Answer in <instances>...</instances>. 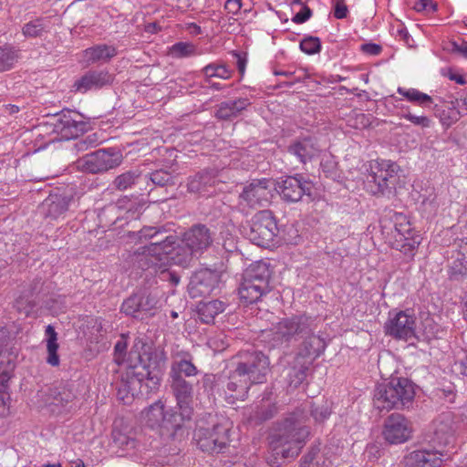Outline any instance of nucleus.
<instances>
[{
	"label": "nucleus",
	"instance_id": "obj_1",
	"mask_svg": "<svg viewBox=\"0 0 467 467\" xmlns=\"http://www.w3.org/2000/svg\"><path fill=\"white\" fill-rule=\"evenodd\" d=\"M316 319L306 315L282 318L268 333L273 347L290 349L298 345L300 357L318 358L326 349L325 340L316 334Z\"/></svg>",
	"mask_w": 467,
	"mask_h": 467
},
{
	"label": "nucleus",
	"instance_id": "obj_2",
	"mask_svg": "<svg viewBox=\"0 0 467 467\" xmlns=\"http://www.w3.org/2000/svg\"><path fill=\"white\" fill-rule=\"evenodd\" d=\"M329 415V410L293 411L272 435L275 454L285 459L296 457L310 437L311 426L325 421Z\"/></svg>",
	"mask_w": 467,
	"mask_h": 467
},
{
	"label": "nucleus",
	"instance_id": "obj_3",
	"mask_svg": "<svg viewBox=\"0 0 467 467\" xmlns=\"http://www.w3.org/2000/svg\"><path fill=\"white\" fill-rule=\"evenodd\" d=\"M269 372V358L262 351L255 350L244 354L243 360L230 373L227 389L233 393L226 397L228 402L232 404L235 400L244 399L251 385L266 381Z\"/></svg>",
	"mask_w": 467,
	"mask_h": 467
},
{
	"label": "nucleus",
	"instance_id": "obj_4",
	"mask_svg": "<svg viewBox=\"0 0 467 467\" xmlns=\"http://www.w3.org/2000/svg\"><path fill=\"white\" fill-rule=\"evenodd\" d=\"M130 360L127 375L138 382L148 381L150 388L157 387L164 375L167 357L163 349L154 348L140 339L129 353Z\"/></svg>",
	"mask_w": 467,
	"mask_h": 467
},
{
	"label": "nucleus",
	"instance_id": "obj_5",
	"mask_svg": "<svg viewBox=\"0 0 467 467\" xmlns=\"http://www.w3.org/2000/svg\"><path fill=\"white\" fill-rule=\"evenodd\" d=\"M130 236H136L140 243L149 242L134 253V261L142 270L164 266L167 251L177 240V236L168 234L163 226H145L138 232L130 233Z\"/></svg>",
	"mask_w": 467,
	"mask_h": 467
},
{
	"label": "nucleus",
	"instance_id": "obj_6",
	"mask_svg": "<svg viewBox=\"0 0 467 467\" xmlns=\"http://www.w3.org/2000/svg\"><path fill=\"white\" fill-rule=\"evenodd\" d=\"M415 385L407 378H391L377 385L374 392L376 409H400L412 404Z\"/></svg>",
	"mask_w": 467,
	"mask_h": 467
},
{
	"label": "nucleus",
	"instance_id": "obj_7",
	"mask_svg": "<svg viewBox=\"0 0 467 467\" xmlns=\"http://www.w3.org/2000/svg\"><path fill=\"white\" fill-rule=\"evenodd\" d=\"M272 271L269 265L259 261L250 265L244 275L238 288L240 301L245 305L257 303L264 296L271 292L270 278Z\"/></svg>",
	"mask_w": 467,
	"mask_h": 467
},
{
	"label": "nucleus",
	"instance_id": "obj_8",
	"mask_svg": "<svg viewBox=\"0 0 467 467\" xmlns=\"http://www.w3.org/2000/svg\"><path fill=\"white\" fill-rule=\"evenodd\" d=\"M371 171L367 176L366 187L373 195H382L388 198L397 193L400 185V167L391 161L381 160L370 166Z\"/></svg>",
	"mask_w": 467,
	"mask_h": 467
},
{
	"label": "nucleus",
	"instance_id": "obj_9",
	"mask_svg": "<svg viewBox=\"0 0 467 467\" xmlns=\"http://www.w3.org/2000/svg\"><path fill=\"white\" fill-rule=\"evenodd\" d=\"M457 429L452 413L443 412L422 431L419 443L441 451L454 442Z\"/></svg>",
	"mask_w": 467,
	"mask_h": 467
},
{
	"label": "nucleus",
	"instance_id": "obj_10",
	"mask_svg": "<svg viewBox=\"0 0 467 467\" xmlns=\"http://www.w3.org/2000/svg\"><path fill=\"white\" fill-rule=\"evenodd\" d=\"M231 425V422L224 420L223 422L213 425L211 430L209 427H206L202 419L199 420L194 432V439L198 447L202 451L209 453L222 452L229 443Z\"/></svg>",
	"mask_w": 467,
	"mask_h": 467
},
{
	"label": "nucleus",
	"instance_id": "obj_11",
	"mask_svg": "<svg viewBox=\"0 0 467 467\" xmlns=\"http://www.w3.org/2000/svg\"><path fill=\"white\" fill-rule=\"evenodd\" d=\"M279 229L273 213L263 210L252 218L246 235L253 244L261 247H270L275 245Z\"/></svg>",
	"mask_w": 467,
	"mask_h": 467
},
{
	"label": "nucleus",
	"instance_id": "obj_12",
	"mask_svg": "<svg viewBox=\"0 0 467 467\" xmlns=\"http://www.w3.org/2000/svg\"><path fill=\"white\" fill-rule=\"evenodd\" d=\"M122 162L121 152L115 148L100 149L88 153L77 161L78 170L92 174L114 169Z\"/></svg>",
	"mask_w": 467,
	"mask_h": 467
},
{
	"label": "nucleus",
	"instance_id": "obj_13",
	"mask_svg": "<svg viewBox=\"0 0 467 467\" xmlns=\"http://www.w3.org/2000/svg\"><path fill=\"white\" fill-rule=\"evenodd\" d=\"M54 131L64 140L78 137L88 130V122L77 111L63 109L54 117Z\"/></svg>",
	"mask_w": 467,
	"mask_h": 467
},
{
	"label": "nucleus",
	"instance_id": "obj_14",
	"mask_svg": "<svg viewBox=\"0 0 467 467\" xmlns=\"http://www.w3.org/2000/svg\"><path fill=\"white\" fill-rule=\"evenodd\" d=\"M395 242L393 248L400 251L410 259L413 258L420 244L421 237L413 232L410 222L402 213H395Z\"/></svg>",
	"mask_w": 467,
	"mask_h": 467
},
{
	"label": "nucleus",
	"instance_id": "obj_15",
	"mask_svg": "<svg viewBox=\"0 0 467 467\" xmlns=\"http://www.w3.org/2000/svg\"><path fill=\"white\" fill-rule=\"evenodd\" d=\"M270 184L266 178L251 180L239 194V204L253 209L265 207L271 198Z\"/></svg>",
	"mask_w": 467,
	"mask_h": 467
},
{
	"label": "nucleus",
	"instance_id": "obj_16",
	"mask_svg": "<svg viewBox=\"0 0 467 467\" xmlns=\"http://www.w3.org/2000/svg\"><path fill=\"white\" fill-rule=\"evenodd\" d=\"M275 190L285 202H296L304 195H312L313 183L306 180L303 175L296 174L294 176H286L285 179L277 182Z\"/></svg>",
	"mask_w": 467,
	"mask_h": 467
},
{
	"label": "nucleus",
	"instance_id": "obj_17",
	"mask_svg": "<svg viewBox=\"0 0 467 467\" xmlns=\"http://www.w3.org/2000/svg\"><path fill=\"white\" fill-rule=\"evenodd\" d=\"M412 423L400 413H392L384 422L382 435L389 444H401L412 437Z\"/></svg>",
	"mask_w": 467,
	"mask_h": 467
},
{
	"label": "nucleus",
	"instance_id": "obj_18",
	"mask_svg": "<svg viewBox=\"0 0 467 467\" xmlns=\"http://www.w3.org/2000/svg\"><path fill=\"white\" fill-rule=\"evenodd\" d=\"M386 335L408 341L416 337V317L409 310L400 311L384 326Z\"/></svg>",
	"mask_w": 467,
	"mask_h": 467
},
{
	"label": "nucleus",
	"instance_id": "obj_19",
	"mask_svg": "<svg viewBox=\"0 0 467 467\" xmlns=\"http://www.w3.org/2000/svg\"><path fill=\"white\" fill-rule=\"evenodd\" d=\"M221 282V274L208 268L200 269L192 274L188 285L190 296L194 297L211 295Z\"/></svg>",
	"mask_w": 467,
	"mask_h": 467
},
{
	"label": "nucleus",
	"instance_id": "obj_20",
	"mask_svg": "<svg viewBox=\"0 0 467 467\" xmlns=\"http://www.w3.org/2000/svg\"><path fill=\"white\" fill-rule=\"evenodd\" d=\"M182 242L188 245L199 257L212 246L213 233L206 224L195 223L182 234Z\"/></svg>",
	"mask_w": 467,
	"mask_h": 467
},
{
	"label": "nucleus",
	"instance_id": "obj_21",
	"mask_svg": "<svg viewBox=\"0 0 467 467\" xmlns=\"http://www.w3.org/2000/svg\"><path fill=\"white\" fill-rule=\"evenodd\" d=\"M316 358L300 357L299 354H296L293 362L284 368L281 373V377L289 389H295L303 383L306 377V371Z\"/></svg>",
	"mask_w": 467,
	"mask_h": 467
},
{
	"label": "nucleus",
	"instance_id": "obj_22",
	"mask_svg": "<svg viewBox=\"0 0 467 467\" xmlns=\"http://www.w3.org/2000/svg\"><path fill=\"white\" fill-rule=\"evenodd\" d=\"M320 151L317 139L313 136L299 137L287 146V152L295 156L302 164H306L317 158Z\"/></svg>",
	"mask_w": 467,
	"mask_h": 467
},
{
	"label": "nucleus",
	"instance_id": "obj_23",
	"mask_svg": "<svg viewBox=\"0 0 467 467\" xmlns=\"http://www.w3.org/2000/svg\"><path fill=\"white\" fill-rule=\"evenodd\" d=\"M113 80V75L108 70H88L74 83L73 88L75 91L84 94L88 90L111 85Z\"/></svg>",
	"mask_w": 467,
	"mask_h": 467
},
{
	"label": "nucleus",
	"instance_id": "obj_24",
	"mask_svg": "<svg viewBox=\"0 0 467 467\" xmlns=\"http://www.w3.org/2000/svg\"><path fill=\"white\" fill-rule=\"evenodd\" d=\"M442 451L430 448H422L411 451L406 457L407 465L415 467H440L442 463Z\"/></svg>",
	"mask_w": 467,
	"mask_h": 467
},
{
	"label": "nucleus",
	"instance_id": "obj_25",
	"mask_svg": "<svg viewBox=\"0 0 467 467\" xmlns=\"http://www.w3.org/2000/svg\"><path fill=\"white\" fill-rule=\"evenodd\" d=\"M455 254L451 256L449 265V275L452 280L467 277V238L460 239L457 243Z\"/></svg>",
	"mask_w": 467,
	"mask_h": 467
},
{
	"label": "nucleus",
	"instance_id": "obj_26",
	"mask_svg": "<svg viewBox=\"0 0 467 467\" xmlns=\"http://www.w3.org/2000/svg\"><path fill=\"white\" fill-rule=\"evenodd\" d=\"M157 411L161 416L160 426L167 430H178L186 420H190L192 410H146L147 418L155 415Z\"/></svg>",
	"mask_w": 467,
	"mask_h": 467
},
{
	"label": "nucleus",
	"instance_id": "obj_27",
	"mask_svg": "<svg viewBox=\"0 0 467 467\" xmlns=\"http://www.w3.org/2000/svg\"><path fill=\"white\" fill-rule=\"evenodd\" d=\"M171 246V250L167 251L165 265L171 263L185 268L192 264L194 258H198L197 254L182 241L180 243L176 241V244Z\"/></svg>",
	"mask_w": 467,
	"mask_h": 467
},
{
	"label": "nucleus",
	"instance_id": "obj_28",
	"mask_svg": "<svg viewBox=\"0 0 467 467\" xmlns=\"http://www.w3.org/2000/svg\"><path fill=\"white\" fill-rule=\"evenodd\" d=\"M199 373L198 368L189 359L182 358L172 361L169 373L170 380L192 381L195 382V377ZM196 382H198L196 380Z\"/></svg>",
	"mask_w": 467,
	"mask_h": 467
},
{
	"label": "nucleus",
	"instance_id": "obj_29",
	"mask_svg": "<svg viewBox=\"0 0 467 467\" xmlns=\"http://www.w3.org/2000/svg\"><path fill=\"white\" fill-rule=\"evenodd\" d=\"M192 381L170 380V386L179 409H191L193 402Z\"/></svg>",
	"mask_w": 467,
	"mask_h": 467
},
{
	"label": "nucleus",
	"instance_id": "obj_30",
	"mask_svg": "<svg viewBox=\"0 0 467 467\" xmlns=\"http://www.w3.org/2000/svg\"><path fill=\"white\" fill-rule=\"evenodd\" d=\"M70 199L58 194H50L41 205V210L47 218L57 219L64 214L67 209Z\"/></svg>",
	"mask_w": 467,
	"mask_h": 467
},
{
	"label": "nucleus",
	"instance_id": "obj_31",
	"mask_svg": "<svg viewBox=\"0 0 467 467\" xmlns=\"http://www.w3.org/2000/svg\"><path fill=\"white\" fill-rule=\"evenodd\" d=\"M250 104L251 102L246 98L223 101L218 105L215 117L221 120H231L237 118Z\"/></svg>",
	"mask_w": 467,
	"mask_h": 467
},
{
	"label": "nucleus",
	"instance_id": "obj_32",
	"mask_svg": "<svg viewBox=\"0 0 467 467\" xmlns=\"http://www.w3.org/2000/svg\"><path fill=\"white\" fill-rule=\"evenodd\" d=\"M215 183V174L213 171H202L188 178L187 188L190 192L198 194L210 193V189Z\"/></svg>",
	"mask_w": 467,
	"mask_h": 467
},
{
	"label": "nucleus",
	"instance_id": "obj_33",
	"mask_svg": "<svg viewBox=\"0 0 467 467\" xmlns=\"http://www.w3.org/2000/svg\"><path fill=\"white\" fill-rule=\"evenodd\" d=\"M227 304L222 300L201 302L198 305V314L202 323L211 324L216 316L225 311Z\"/></svg>",
	"mask_w": 467,
	"mask_h": 467
},
{
	"label": "nucleus",
	"instance_id": "obj_34",
	"mask_svg": "<svg viewBox=\"0 0 467 467\" xmlns=\"http://www.w3.org/2000/svg\"><path fill=\"white\" fill-rule=\"evenodd\" d=\"M117 55L113 46L97 45L85 50V57L88 63L108 62Z\"/></svg>",
	"mask_w": 467,
	"mask_h": 467
},
{
	"label": "nucleus",
	"instance_id": "obj_35",
	"mask_svg": "<svg viewBox=\"0 0 467 467\" xmlns=\"http://www.w3.org/2000/svg\"><path fill=\"white\" fill-rule=\"evenodd\" d=\"M458 99L451 101L449 105L443 109L439 108L437 105L434 107L435 115L439 117L442 126L449 128L453 123L457 122L461 118V113L457 109Z\"/></svg>",
	"mask_w": 467,
	"mask_h": 467
},
{
	"label": "nucleus",
	"instance_id": "obj_36",
	"mask_svg": "<svg viewBox=\"0 0 467 467\" xmlns=\"http://www.w3.org/2000/svg\"><path fill=\"white\" fill-rule=\"evenodd\" d=\"M206 83H211L213 78L228 79L231 78V70L223 63H211L202 69Z\"/></svg>",
	"mask_w": 467,
	"mask_h": 467
},
{
	"label": "nucleus",
	"instance_id": "obj_37",
	"mask_svg": "<svg viewBox=\"0 0 467 467\" xmlns=\"http://www.w3.org/2000/svg\"><path fill=\"white\" fill-rule=\"evenodd\" d=\"M175 177L166 170L160 169L153 171L144 176V180H149L155 186L167 187L175 185Z\"/></svg>",
	"mask_w": 467,
	"mask_h": 467
},
{
	"label": "nucleus",
	"instance_id": "obj_38",
	"mask_svg": "<svg viewBox=\"0 0 467 467\" xmlns=\"http://www.w3.org/2000/svg\"><path fill=\"white\" fill-rule=\"evenodd\" d=\"M398 93L406 98L409 101L418 104L419 106L427 107L432 103V98L426 93L420 92L416 88L406 89L399 88Z\"/></svg>",
	"mask_w": 467,
	"mask_h": 467
},
{
	"label": "nucleus",
	"instance_id": "obj_39",
	"mask_svg": "<svg viewBox=\"0 0 467 467\" xmlns=\"http://www.w3.org/2000/svg\"><path fill=\"white\" fill-rule=\"evenodd\" d=\"M140 177L141 173L138 170L128 171L117 176L112 185L118 191H126L135 184Z\"/></svg>",
	"mask_w": 467,
	"mask_h": 467
},
{
	"label": "nucleus",
	"instance_id": "obj_40",
	"mask_svg": "<svg viewBox=\"0 0 467 467\" xmlns=\"http://www.w3.org/2000/svg\"><path fill=\"white\" fill-rule=\"evenodd\" d=\"M121 312L135 318H144L140 314L139 294L130 296L122 303Z\"/></svg>",
	"mask_w": 467,
	"mask_h": 467
},
{
	"label": "nucleus",
	"instance_id": "obj_41",
	"mask_svg": "<svg viewBox=\"0 0 467 467\" xmlns=\"http://www.w3.org/2000/svg\"><path fill=\"white\" fill-rule=\"evenodd\" d=\"M16 51L12 47H0V72L7 71L17 61Z\"/></svg>",
	"mask_w": 467,
	"mask_h": 467
},
{
	"label": "nucleus",
	"instance_id": "obj_42",
	"mask_svg": "<svg viewBox=\"0 0 467 467\" xmlns=\"http://www.w3.org/2000/svg\"><path fill=\"white\" fill-rule=\"evenodd\" d=\"M140 308L141 316H150L151 311L156 308L158 299L152 294H139Z\"/></svg>",
	"mask_w": 467,
	"mask_h": 467
},
{
	"label": "nucleus",
	"instance_id": "obj_43",
	"mask_svg": "<svg viewBox=\"0 0 467 467\" xmlns=\"http://www.w3.org/2000/svg\"><path fill=\"white\" fill-rule=\"evenodd\" d=\"M300 49L307 55H315L321 50V41L317 36H308L300 41Z\"/></svg>",
	"mask_w": 467,
	"mask_h": 467
},
{
	"label": "nucleus",
	"instance_id": "obj_44",
	"mask_svg": "<svg viewBox=\"0 0 467 467\" xmlns=\"http://www.w3.org/2000/svg\"><path fill=\"white\" fill-rule=\"evenodd\" d=\"M11 379L10 374L7 371H3L0 374V407H5L10 405V394L8 382Z\"/></svg>",
	"mask_w": 467,
	"mask_h": 467
},
{
	"label": "nucleus",
	"instance_id": "obj_45",
	"mask_svg": "<svg viewBox=\"0 0 467 467\" xmlns=\"http://www.w3.org/2000/svg\"><path fill=\"white\" fill-rule=\"evenodd\" d=\"M171 54L177 58L190 57L195 54V47L191 43L179 42L171 47Z\"/></svg>",
	"mask_w": 467,
	"mask_h": 467
},
{
	"label": "nucleus",
	"instance_id": "obj_46",
	"mask_svg": "<svg viewBox=\"0 0 467 467\" xmlns=\"http://www.w3.org/2000/svg\"><path fill=\"white\" fill-rule=\"evenodd\" d=\"M45 30V25L43 19H36L26 23L23 26V34L26 37H36L41 36Z\"/></svg>",
	"mask_w": 467,
	"mask_h": 467
},
{
	"label": "nucleus",
	"instance_id": "obj_47",
	"mask_svg": "<svg viewBox=\"0 0 467 467\" xmlns=\"http://www.w3.org/2000/svg\"><path fill=\"white\" fill-rule=\"evenodd\" d=\"M321 457L319 456V448L312 447L300 462L299 467H319Z\"/></svg>",
	"mask_w": 467,
	"mask_h": 467
},
{
	"label": "nucleus",
	"instance_id": "obj_48",
	"mask_svg": "<svg viewBox=\"0 0 467 467\" xmlns=\"http://www.w3.org/2000/svg\"><path fill=\"white\" fill-rule=\"evenodd\" d=\"M273 410H251L248 416V422L250 425L256 426L261 424L263 421L273 417Z\"/></svg>",
	"mask_w": 467,
	"mask_h": 467
},
{
	"label": "nucleus",
	"instance_id": "obj_49",
	"mask_svg": "<svg viewBox=\"0 0 467 467\" xmlns=\"http://www.w3.org/2000/svg\"><path fill=\"white\" fill-rule=\"evenodd\" d=\"M402 118L410 120L416 126H420L421 128H429L431 124V119L426 116H416L410 112H406L401 115Z\"/></svg>",
	"mask_w": 467,
	"mask_h": 467
},
{
	"label": "nucleus",
	"instance_id": "obj_50",
	"mask_svg": "<svg viewBox=\"0 0 467 467\" xmlns=\"http://www.w3.org/2000/svg\"><path fill=\"white\" fill-rule=\"evenodd\" d=\"M96 144H97L96 135L92 134V135H88L85 138L78 140L75 143L74 147L78 152H81V151H85V150H88L91 147L96 146Z\"/></svg>",
	"mask_w": 467,
	"mask_h": 467
},
{
	"label": "nucleus",
	"instance_id": "obj_51",
	"mask_svg": "<svg viewBox=\"0 0 467 467\" xmlns=\"http://www.w3.org/2000/svg\"><path fill=\"white\" fill-rule=\"evenodd\" d=\"M127 350V343L125 340H119L114 347V358L118 364H121L124 361V358Z\"/></svg>",
	"mask_w": 467,
	"mask_h": 467
},
{
	"label": "nucleus",
	"instance_id": "obj_52",
	"mask_svg": "<svg viewBox=\"0 0 467 467\" xmlns=\"http://www.w3.org/2000/svg\"><path fill=\"white\" fill-rule=\"evenodd\" d=\"M311 16L312 10L306 5H304L301 11L293 16L292 21L296 24H303L306 22Z\"/></svg>",
	"mask_w": 467,
	"mask_h": 467
},
{
	"label": "nucleus",
	"instance_id": "obj_53",
	"mask_svg": "<svg viewBox=\"0 0 467 467\" xmlns=\"http://www.w3.org/2000/svg\"><path fill=\"white\" fill-rule=\"evenodd\" d=\"M58 346H47V363L57 367L59 365V356L57 354Z\"/></svg>",
	"mask_w": 467,
	"mask_h": 467
},
{
	"label": "nucleus",
	"instance_id": "obj_54",
	"mask_svg": "<svg viewBox=\"0 0 467 467\" xmlns=\"http://www.w3.org/2000/svg\"><path fill=\"white\" fill-rule=\"evenodd\" d=\"M348 6L345 5L344 0H337L335 5L334 16L337 19H343L347 17Z\"/></svg>",
	"mask_w": 467,
	"mask_h": 467
},
{
	"label": "nucleus",
	"instance_id": "obj_55",
	"mask_svg": "<svg viewBox=\"0 0 467 467\" xmlns=\"http://www.w3.org/2000/svg\"><path fill=\"white\" fill-rule=\"evenodd\" d=\"M360 49L362 52H364L366 54L377 56V55L380 54L382 47H381V46H379L378 44L366 43V44L361 45Z\"/></svg>",
	"mask_w": 467,
	"mask_h": 467
},
{
	"label": "nucleus",
	"instance_id": "obj_56",
	"mask_svg": "<svg viewBox=\"0 0 467 467\" xmlns=\"http://www.w3.org/2000/svg\"><path fill=\"white\" fill-rule=\"evenodd\" d=\"M47 336V346H58L57 344V333L55 331L53 326L48 325L45 330Z\"/></svg>",
	"mask_w": 467,
	"mask_h": 467
},
{
	"label": "nucleus",
	"instance_id": "obj_57",
	"mask_svg": "<svg viewBox=\"0 0 467 467\" xmlns=\"http://www.w3.org/2000/svg\"><path fill=\"white\" fill-rule=\"evenodd\" d=\"M161 275L164 280L170 282L172 285H177L181 280L178 274L168 270L161 271Z\"/></svg>",
	"mask_w": 467,
	"mask_h": 467
},
{
	"label": "nucleus",
	"instance_id": "obj_58",
	"mask_svg": "<svg viewBox=\"0 0 467 467\" xmlns=\"http://www.w3.org/2000/svg\"><path fill=\"white\" fill-rule=\"evenodd\" d=\"M242 7L241 0H227L224 5V8L228 13L237 14Z\"/></svg>",
	"mask_w": 467,
	"mask_h": 467
},
{
	"label": "nucleus",
	"instance_id": "obj_59",
	"mask_svg": "<svg viewBox=\"0 0 467 467\" xmlns=\"http://www.w3.org/2000/svg\"><path fill=\"white\" fill-rule=\"evenodd\" d=\"M428 6H431L433 11L437 9V5L432 3L431 0H419L415 3L413 8L420 12L427 9Z\"/></svg>",
	"mask_w": 467,
	"mask_h": 467
},
{
	"label": "nucleus",
	"instance_id": "obj_60",
	"mask_svg": "<svg viewBox=\"0 0 467 467\" xmlns=\"http://www.w3.org/2000/svg\"><path fill=\"white\" fill-rule=\"evenodd\" d=\"M234 56L237 58L236 65L238 71L241 75H244L247 62L245 57H242L239 53L236 52H234Z\"/></svg>",
	"mask_w": 467,
	"mask_h": 467
},
{
	"label": "nucleus",
	"instance_id": "obj_61",
	"mask_svg": "<svg viewBox=\"0 0 467 467\" xmlns=\"http://www.w3.org/2000/svg\"><path fill=\"white\" fill-rule=\"evenodd\" d=\"M320 167L323 171V172H325L327 174V176H331L332 173H333V171L335 169V163L332 161H321L320 163Z\"/></svg>",
	"mask_w": 467,
	"mask_h": 467
},
{
	"label": "nucleus",
	"instance_id": "obj_62",
	"mask_svg": "<svg viewBox=\"0 0 467 467\" xmlns=\"http://www.w3.org/2000/svg\"><path fill=\"white\" fill-rule=\"evenodd\" d=\"M117 398L123 401L124 405L130 404V401L133 399L132 396H129L126 389H119L117 393Z\"/></svg>",
	"mask_w": 467,
	"mask_h": 467
},
{
	"label": "nucleus",
	"instance_id": "obj_63",
	"mask_svg": "<svg viewBox=\"0 0 467 467\" xmlns=\"http://www.w3.org/2000/svg\"><path fill=\"white\" fill-rule=\"evenodd\" d=\"M8 333L5 328L0 329V353L3 350V348L6 345L8 340Z\"/></svg>",
	"mask_w": 467,
	"mask_h": 467
},
{
	"label": "nucleus",
	"instance_id": "obj_64",
	"mask_svg": "<svg viewBox=\"0 0 467 467\" xmlns=\"http://www.w3.org/2000/svg\"><path fill=\"white\" fill-rule=\"evenodd\" d=\"M398 35L407 45L410 46V40L411 39V37L406 28L399 29Z\"/></svg>",
	"mask_w": 467,
	"mask_h": 467
}]
</instances>
